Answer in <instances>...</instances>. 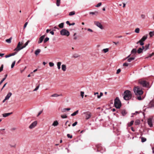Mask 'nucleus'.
Wrapping results in <instances>:
<instances>
[{"label": "nucleus", "mask_w": 154, "mask_h": 154, "mask_svg": "<svg viewBox=\"0 0 154 154\" xmlns=\"http://www.w3.org/2000/svg\"><path fill=\"white\" fill-rule=\"evenodd\" d=\"M132 97V94L130 91L126 90L124 91L123 98L125 100H129Z\"/></svg>", "instance_id": "nucleus-1"}, {"label": "nucleus", "mask_w": 154, "mask_h": 154, "mask_svg": "<svg viewBox=\"0 0 154 154\" xmlns=\"http://www.w3.org/2000/svg\"><path fill=\"white\" fill-rule=\"evenodd\" d=\"M133 90L135 94L137 95H141L143 94V91L138 86L134 87Z\"/></svg>", "instance_id": "nucleus-2"}, {"label": "nucleus", "mask_w": 154, "mask_h": 154, "mask_svg": "<svg viewBox=\"0 0 154 154\" xmlns=\"http://www.w3.org/2000/svg\"><path fill=\"white\" fill-rule=\"evenodd\" d=\"M114 105L117 108H120L121 107V102L119 98L116 97L115 100Z\"/></svg>", "instance_id": "nucleus-3"}, {"label": "nucleus", "mask_w": 154, "mask_h": 154, "mask_svg": "<svg viewBox=\"0 0 154 154\" xmlns=\"http://www.w3.org/2000/svg\"><path fill=\"white\" fill-rule=\"evenodd\" d=\"M23 43L22 42H19L18 43L17 48H15L14 51L18 52L21 50L23 49V47L22 45L23 44Z\"/></svg>", "instance_id": "nucleus-4"}, {"label": "nucleus", "mask_w": 154, "mask_h": 154, "mask_svg": "<svg viewBox=\"0 0 154 154\" xmlns=\"http://www.w3.org/2000/svg\"><path fill=\"white\" fill-rule=\"evenodd\" d=\"M60 33L62 35L68 36L69 35V32L65 29H63L60 32Z\"/></svg>", "instance_id": "nucleus-5"}, {"label": "nucleus", "mask_w": 154, "mask_h": 154, "mask_svg": "<svg viewBox=\"0 0 154 154\" xmlns=\"http://www.w3.org/2000/svg\"><path fill=\"white\" fill-rule=\"evenodd\" d=\"M139 83L142 85L143 87H148L149 84L146 82V81L144 80H141L139 81Z\"/></svg>", "instance_id": "nucleus-6"}, {"label": "nucleus", "mask_w": 154, "mask_h": 154, "mask_svg": "<svg viewBox=\"0 0 154 154\" xmlns=\"http://www.w3.org/2000/svg\"><path fill=\"white\" fill-rule=\"evenodd\" d=\"M96 146L98 151H100L102 153L105 151V149L103 147H102L100 144H98Z\"/></svg>", "instance_id": "nucleus-7"}, {"label": "nucleus", "mask_w": 154, "mask_h": 154, "mask_svg": "<svg viewBox=\"0 0 154 154\" xmlns=\"http://www.w3.org/2000/svg\"><path fill=\"white\" fill-rule=\"evenodd\" d=\"M94 24L98 27L100 29H103V27L101 24L98 21H96L94 22Z\"/></svg>", "instance_id": "nucleus-8"}, {"label": "nucleus", "mask_w": 154, "mask_h": 154, "mask_svg": "<svg viewBox=\"0 0 154 154\" xmlns=\"http://www.w3.org/2000/svg\"><path fill=\"white\" fill-rule=\"evenodd\" d=\"M37 124V121H35L29 125V128L30 129H32L34 128L36 126Z\"/></svg>", "instance_id": "nucleus-9"}, {"label": "nucleus", "mask_w": 154, "mask_h": 154, "mask_svg": "<svg viewBox=\"0 0 154 154\" xmlns=\"http://www.w3.org/2000/svg\"><path fill=\"white\" fill-rule=\"evenodd\" d=\"M85 114V118L86 120L89 119L91 116V113L89 112H86L84 113Z\"/></svg>", "instance_id": "nucleus-10"}, {"label": "nucleus", "mask_w": 154, "mask_h": 154, "mask_svg": "<svg viewBox=\"0 0 154 154\" xmlns=\"http://www.w3.org/2000/svg\"><path fill=\"white\" fill-rule=\"evenodd\" d=\"M147 123L149 126L151 127L153 125L152 122V119L151 118H149L148 119Z\"/></svg>", "instance_id": "nucleus-11"}, {"label": "nucleus", "mask_w": 154, "mask_h": 154, "mask_svg": "<svg viewBox=\"0 0 154 154\" xmlns=\"http://www.w3.org/2000/svg\"><path fill=\"white\" fill-rule=\"evenodd\" d=\"M45 36V35H43L39 38V40L38 42V44H40L42 42Z\"/></svg>", "instance_id": "nucleus-12"}, {"label": "nucleus", "mask_w": 154, "mask_h": 154, "mask_svg": "<svg viewBox=\"0 0 154 154\" xmlns=\"http://www.w3.org/2000/svg\"><path fill=\"white\" fill-rule=\"evenodd\" d=\"M12 113H13L12 112H11L10 113H4L2 114V116L3 117H6L11 115Z\"/></svg>", "instance_id": "nucleus-13"}, {"label": "nucleus", "mask_w": 154, "mask_h": 154, "mask_svg": "<svg viewBox=\"0 0 154 154\" xmlns=\"http://www.w3.org/2000/svg\"><path fill=\"white\" fill-rule=\"evenodd\" d=\"M59 124L57 120L55 121L52 124V125L54 126H57Z\"/></svg>", "instance_id": "nucleus-14"}, {"label": "nucleus", "mask_w": 154, "mask_h": 154, "mask_svg": "<svg viewBox=\"0 0 154 154\" xmlns=\"http://www.w3.org/2000/svg\"><path fill=\"white\" fill-rule=\"evenodd\" d=\"M12 95V93L11 92L9 93L5 97V100H8L10 97Z\"/></svg>", "instance_id": "nucleus-15"}, {"label": "nucleus", "mask_w": 154, "mask_h": 154, "mask_svg": "<svg viewBox=\"0 0 154 154\" xmlns=\"http://www.w3.org/2000/svg\"><path fill=\"white\" fill-rule=\"evenodd\" d=\"M61 69L63 71H65L66 70V66L65 64H63L61 66Z\"/></svg>", "instance_id": "nucleus-16"}, {"label": "nucleus", "mask_w": 154, "mask_h": 154, "mask_svg": "<svg viewBox=\"0 0 154 154\" xmlns=\"http://www.w3.org/2000/svg\"><path fill=\"white\" fill-rule=\"evenodd\" d=\"M41 51L40 49H38L36 50L35 51V54L36 56L38 55Z\"/></svg>", "instance_id": "nucleus-17"}, {"label": "nucleus", "mask_w": 154, "mask_h": 154, "mask_svg": "<svg viewBox=\"0 0 154 154\" xmlns=\"http://www.w3.org/2000/svg\"><path fill=\"white\" fill-rule=\"evenodd\" d=\"M147 35L143 36L140 39L143 41H145L147 38Z\"/></svg>", "instance_id": "nucleus-18"}, {"label": "nucleus", "mask_w": 154, "mask_h": 154, "mask_svg": "<svg viewBox=\"0 0 154 154\" xmlns=\"http://www.w3.org/2000/svg\"><path fill=\"white\" fill-rule=\"evenodd\" d=\"M70 110V108H64L61 109V111L62 112H66V111H69Z\"/></svg>", "instance_id": "nucleus-19"}, {"label": "nucleus", "mask_w": 154, "mask_h": 154, "mask_svg": "<svg viewBox=\"0 0 154 154\" xmlns=\"http://www.w3.org/2000/svg\"><path fill=\"white\" fill-rule=\"evenodd\" d=\"M7 75L6 74L5 76V77L3 78L2 80L0 82V85L2 83V82L5 81V80L6 79L7 77Z\"/></svg>", "instance_id": "nucleus-20"}, {"label": "nucleus", "mask_w": 154, "mask_h": 154, "mask_svg": "<svg viewBox=\"0 0 154 154\" xmlns=\"http://www.w3.org/2000/svg\"><path fill=\"white\" fill-rule=\"evenodd\" d=\"M61 64V62H58L57 63V68L59 69H60V66Z\"/></svg>", "instance_id": "nucleus-21"}, {"label": "nucleus", "mask_w": 154, "mask_h": 154, "mask_svg": "<svg viewBox=\"0 0 154 154\" xmlns=\"http://www.w3.org/2000/svg\"><path fill=\"white\" fill-rule=\"evenodd\" d=\"M12 39V37H11L10 38L7 39L6 40V42L8 43H10L11 42V40Z\"/></svg>", "instance_id": "nucleus-22"}, {"label": "nucleus", "mask_w": 154, "mask_h": 154, "mask_svg": "<svg viewBox=\"0 0 154 154\" xmlns=\"http://www.w3.org/2000/svg\"><path fill=\"white\" fill-rule=\"evenodd\" d=\"M78 112H79L78 110L76 111H75V112H73V113L72 114H71V116H74L76 115L78 113Z\"/></svg>", "instance_id": "nucleus-23"}, {"label": "nucleus", "mask_w": 154, "mask_h": 154, "mask_svg": "<svg viewBox=\"0 0 154 154\" xmlns=\"http://www.w3.org/2000/svg\"><path fill=\"white\" fill-rule=\"evenodd\" d=\"M143 42V41H141V40H140L139 41H138L137 43L138 44V43H139L141 45H143L144 44V43Z\"/></svg>", "instance_id": "nucleus-24"}, {"label": "nucleus", "mask_w": 154, "mask_h": 154, "mask_svg": "<svg viewBox=\"0 0 154 154\" xmlns=\"http://www.w3.org/2000/svg\"><path fill=\"white\" fill-rule=\"evenodd\" d=\"M122 116H125L127 114V112L125 110H123L122 111Z\"/></svg>", "instance_id": "nucleus-25"}, {"label": "nucleus", "mask_w": 154, "mask_h": 154, "mask_svg": "<svg viewBox=\"0 0 154 154\" xmlns=\"http://www.w3.org/2000/svg\"><path fill=\"white\" fill-rule=\"evenodd\" d=\"M75 12L74 11H72L70 12L69 13V15L71 16L75 15Z\"/></svg>", "instance_id": "nucleus-26"}, {"label": "nucleus", "mask_w": 154, "mask_h": 154, "mask_svg": "<svg viewBox=\"0 0 154 154\" xmlns=\"http://www.w3.org/2000/svg\"><path fill=\"white\" fill-rule=\"evenodd\" d=\"M134 122V121H131L130 122L128 123V126L130 127L133 124Z\"/></svg>", "instance_id": "nucleus-27"}, {"label": "nucleus", "mask_w": 154, "mask_h": 154, "mask_svg": "<svg viewBox=\"0 0 154 154\" xmlns=\"http://www.w3.org/2000/svg\"><path fill=\"white\" fill-rule=\"evenodd\" d=\"M63 25H64V23H61L58 26L60 28H63Z\"/></svg>", "instance_id": "nucleus-28"}, {"label": "nucleus", "mask_w": 154, "mask_h": 154, "mask_svg": "<svg viewBox=\"0 0 154 154\" xmlns=\"http://www.w3.org/2000/svg\"><path fill=\"white\" fill-rule=\"evenodd\" d=\"M142 49L140 48L138 49L137 52L138 54H140L142 52Z\"/></svg>", "instance_id": "nucleus-29"}, {"label": "nucleus", "mask_w": 154, "mask_h": 154, "mask_svg": "<svg viewBox=\"0 0 154 154\" xmlns=\"http://www.w3.org/2000/svg\"><path fill=\"white\" fill-rule=\"evenodd\" d=\"M62 96V94L58 95L57 94H54L51 95L52 97H57L59 96Z\"/></svg>", "instance_id": "nucleus-30"}, {"label": "nucleus", "mask_w": 154, "mask_h": 154, "mask_svg": "<svg viewBox=\"0 0 154 154\" xmlns=\"http://www.w3.org/2000/svg\"><path fill=\"white\" fill-rule=\"evenodd\" d=\"M60 0H57L56 5L57 6H59L60 5Z\"/></svg>", "instance_id": "nucleus-31"}, {"label": "nucleus", "mask_w": 154, "mask_h": 154, "mask_svg": "<svg viewBox=\"0 0 154 154\" xmlns=\"http://www.w3.org/2000/svg\"><path fill=\"white\" fill-rule=\"evenodd\" d=\"M137 52V50L135 48L133 49L131 51V54H135Z\"/></svg>", "instance_id": "nucleus-32"}, {"label": "nucleus", "mask_w": 154, "mask_h": 154, "mask_svg": "<svg viewBox=\"0 0 154 154\" xmlns=\"http://www.w3.org/2000/svg\"><path fill=\"white\" fill-rule=\"evenodd\" d=\"M29 41L28 40L23 46V48L26 47L28 45L29 43Z\"/></svg>", "instance_id": "nucleus-33"}, {"label": "nucleus", "mask_w": 154, "mask_h": 154, "mask_svg": "<svg viewBox=\"0 0 154 154\" xmlns=\"http://www.w3.org/2000/svg\"><path fill=\"white\" fill-rule=\"evenodd\" d=\"M149 35L150 37H152L154 35V31L150 32L149 33Z\"/></svg>", "instance_id": "nucleus-34"}, {"label": "nucleus", "mask_w": 154, "mask_h": 154, "mask_svg": "<svg viewBox=\"0 0 154 154\" xmlns=\"http://www.w3.org/2000/svg\"><path fill=\"white\" fill-rule=\"evenodd\" d=\"M134 59L135 58L134 57H131L128 60V62H131L132 60H134Z\"/></svg>", "instance_id": "nucleus-35"}, {"label": "nucleus", "mask_w": 154, "mask_h": 154, "mask_svg": "<svg viewBox=\"0 0 154 154\" xmlns=\"http://www.w3.org/2000/svg\"><path fill=\"white\" fill-rule=\"evenodd\" d=\"M109 49L108 48L104 49L103 50V51L104 53H106L109 51Z\"/></svg>", "instance_id": "nucleus-36"}, {"label": "nucleus", "mask_w": 154, "mask_h": 154, "mask_svg": "<svg viewBox=\"0 0 154 154\" xmlns=\"http://www.w3.org/2000/svg\"><path fill=\"white\" fill-rule=\"evenodd\" d=\"M140 32V29L139 28H137L135 30V32L137 33H139Z\"/></svg>", "instance_id": "nucleus-37"}, {"label": "nucleus", "mask_w": 154, "mask_h": 154, "mask_svg": "<svg viewBox=\"0 0 154 154\" xmlns=\"http://www.w3.org/2000/svg\"><path fill=\"white\" fill-rule=\"evenodd\" d=\"M149 44H148V45H146L145 46V51L147 49H149Z\"/></svg>", "instance_id": "nucleus-38"}, {"label": "nucleus", "mask_w": 154, "mask_h": 154, "mask_svg": "<svg viewBox=\"0 0 154 154\" xmlns=\"http://www.w3.org/2000/svg\"><path fill=\"white\" fill-rule=\"evenodd\" d=\"M140 123V121L139 120H137L135 122V125H139Z\"/></svg>", "instance_id": "nucleus-39"}, {"label": "nucleus", "mask_w": 154, "mask_h": 154, "mask_svg": "<svg viewBox=\"0 0 154 154\" xmlns=\"http://www.w3.org/2000/svg\"><path fill=\"white\" fill-rule=\"evenodd\" d=\"M103 93L102 92H100V95H97V97L98 98H100V97L103 95Z\"/></svg>", "instance_id": "nucleus-40"}, {"label": "nucleus", "mask_w": 154, "mask_h": 154, "mask_svg": "<svg viewBox=\"0 0 154 154\" xmlns=\"http://www.w3.org/2000/svg\"><path fill=\"white\" fill-rule=\"evenodd\" d=\"M49 40V38L48 37H46V38L45 40L44 41V43H45L46 42H47Z\"/></svg>", "instance_id": "nucleus-41"}, {"label": "nucleus", "mask_w": 154, "mask_h": 154, "mask_svg": "<svg viewBox=\"0 0 154 154\" xmlns=\"http://www.w3.org/2000/svg\"><path fill=\"white\" fill-rule=\"evenodd\" d=\"M15 62H16L15 61H14L11 64V68H13V67L14 66L15 63Z\"/></svg>", "instance_id": "nucleus-42"}, {"label": "nucleus", "mask_w": 154, "mask_h": 154, "mask_svg": "<svg viewBox=\"0 0 154 154\" xmlns=\"http://www.w3.org/2000/svg\"><path fill=\"white\" fill-rule=\"evenodd\" d=\"M141 141L142 142H145V141H146V139L143 137H142L141 138Z\"/></svg>", "instance_id": "nucleus-43"}, {"label": "nucleus", "mask_w": 154, "mask_h": 154, "mask_svg": "<svg viewBox=\"0 0 154 154\" xmlns=\"http://www.w3.org/2000/svg\"><path fill=\"white\" fill-rule=\"evenodd\" d=\"M61 117L63 119L66 118H67V116L66 115H62L61 116Z\"/></svg>", "instance_id": "nucleus-44"}, {"label": "nucleus", "mask_w": 154, "mask_h": 154, "mask_svg": "<svg viewBox=\"0 0 154 154\" xmlns=\"http://www.w3.org/2000/svg\"><path fill=\"white\" fill-rule=\"evenodd\" d=\"M49 65L50 67L53 66L54 65V63L52 62H50L49 63Z\"/></svg>", "instance_id": "nucleus-45"}, {"label": "nucleus", "mask_w": 154, "mask_h": 154, "mask_svg": "<svg viewBox=\"0 0 154 154\" xmlns=\"http://www.w3.org/2000/svg\"><path fill=\"white\" fill-rule=\"evenodd\" d=\"M102 5L101 2H99V3L96 5V7H100V6H101Z\"/></svg>", "instance_id": "nucleus-46"}, {"label": "nucleus", "mask_w": 154, "mask_h": 154, "mask_svg": "<svg viewBox=\"0 0 154 154\" xmlns=\"http://www.w3.org/2000/svg\"><path fill=\"white\" fill-rule=\"evenodd\" d=\"M39 87V85L38 86L36 87V88L33 90V91H37Z\"/></svg>", "instance_id": "nucleus-47"}, {"label": "nucleus", "mask_w": 154, "mask_h": 154, "mask_svg": "<svg viewBox=\"0 0 154 154\" xmlns=\"http://www.w3.org/2000/svg\"><path fill=\"white\" fill-rule=\"evenodd\" d=\"M80 93H81V95L82 97V98H83L84 94V92L82 91Z\"/></svg>", "instance_id": "nucleus-48"}, {"label": "nucleus", "mask_w": 154, "mask_h": 154, "mask_svg": "<svg viewBox=\"0 0 154 154\" xmlns=\"http://www.w3.org/2000/svg\"><path fill=\"white\" fill-rule=\"evenodd\" d=\"M3 65L2 64L1 65V67H0V72H2L3 70Z\"/></svg>", "instance_id": "nucleus-49"}, {"label": "nucleus", "mask_w": 154, "mask_h": 154, "mask_svg": "<svg viewBox=\"0 0 154 154\" xmlns=\"http://www.w3.org/2000/svg\"><path fill=\"white\" fill-rule=\"evenodd\" d=\"M123 65L124 66H128V63H123Z\"/></svg>", "instance_id": "nucleus-50"}, {"label": "nucleus", "mask_w": 154, "mask_h": 154, "mask_svg": "<svg viewBox=\"0 0 154 154\" xmlns=\"http://www.w3.org/2000/svg\"><path fill=\"white\" fill-rule=\"evenodd\" d=\"M76 35V33H75L74 34V35H73V36H74V40H76L77 38V36H75V35Z\"/></svg>", "instance_id": "nucleus-51"}, {"label": "nucleus", "mask_w": 154, "mask_h": 154, "mask_svg": "<svg viewBox=\"0 0 154 154\" xmlns=\"http://www.w3.org/2000/svg\"><path fill=\"white\" fill-rule=\"evenodd\" d=\"M17 51H16V52H14V53H12V54H11V56H14V55H15L16 54H17Z\"/></svg>", "instance_id": "nucleus-52"}, {"label": "nucleus", "mask_w": 154, "mask_h": 154, "mask_svg": "<svg viewBox=\"0 0 154 154\" xmlns=\"http://www.w3.org/2000/svg\"><path fill=\"white\" fill-rule=\"evenodd\" d=\"M121 69H118L116 72V74H118L119 73V72H121Z\"/></svg>", "instance_id": "nucleus-53"}, {"label": "nucleus", "mask_w": 154, "mask_h": 154, "mask_svg": "<svg viewBox=\"0 0 154 154\" xmlns=\"http://www.w3.org/2000/svg\"><path fill=\"white\" fill-rule=\"evenodd\" d=\"M77 124V122H75L74 123H73L72 125V126L74 127Z\"/></svg>", "instance_id": "nucleus-54"}, {"label": "nucleus", "mask_w": 154, "mask_h": 154, "mask_svg": "<svg viewBox=\"0 0 154 154\" xmlns=\"http://www.w3.org/2000/svg\"><path fill=\"white\" fill-rule=\"evenodd\" d=\"M67 136L68 137L70 138H71L72 137V136L70 135L69 134H67Z\"/></svg>", "instance_id": "nucleus-55"}, {"label": "nucleus", "mask_w": 154, "mask_h": 154, "mask_svg": "<svg viewBox=\"0 0 154 154\" xmlns=\"http://www.w3.org/2000/svg\"><path fill=\"white\" fill-rule=\"evenodd\" d=\"M141 17L143 19H144L145 18V16L144 14H142L141 15Z\"/></svg>", "instance_id": "nucleus-56"}, {"label": "nucleus", "mask_w": 154, "mask_h": 154, "mask_svg": "<svg viewBox=\"0 0 154 154\" xmlns=\"http://www.w3.org/2000/svg\"><path fill=\"white\" fill-rule=\"evenodd\" d=\"M28 23L27 22H26L25 23L24 26V29H25Z\"/></svg>", "instance_id": "nucleus-57"}, {"label": "nucleus", "mask_w": 154, "mask_h": 154, "mask_svg": "<svg viewBox=\"0 0 154 154\" xmlns=\"http://www.w3.org/2000/svg\"><path fill=\"white\" fill-rule=\"evenodd\" d=\"M11 56V54H10L8 55H6L5 56V57L7 58H8V57H10Z\"/></svg>", "instance_id": "nucleus-58"}, {"label": "nucleus", "mask_w": 154, "mask_h": 154, "mask_svg": "<svg viewBox=\"0 0 154 154\" xmlns=\"http://www.w3.org/2000/svg\"><path fill=\"white\" fill-rule=\"evenodd\" d=\"M42 111H40L38 112V115H37V116H39L42 113Z\"/></svg>", "instance_id": "nucleus-59"}, {"label": "nucleus", "mask_w": 154, "mask_h": 154, "mask_svg": "<svg viewBox=\"0 0 154 154\" xmlns=\"http://www.w3.org/2000/svg\"><path fill=\"white\" fill-rule=\"evenodd\" d=\"M87 30L88 31L90 32H93V31L92 30V29H87Z\"/></svg>", "instance_id": "nucleus-60"}, {"label": "nucleus", "mask_w": 154, "mask_h": 154, "mask_svg": "<svg viewBox=\"0 0 154 154\" xmlns=\"http://www.w3.org/2000/svg\"><path fill=\"white\" fill-rule=\"evenodd\" d=\"M152 56V55H151V54H150L148 57H146V59L148 58L149 57H151Z\"/></svg>", "instance_id": "nucleus-61"}, {"label": "nucleus", "mask_w": 154, "mask_h": 154, "mask_svg": "<svg viewBox=\"0 0 154 154\" xmlns=\"http://www.w3.org/2000/svg\"><path fill=\"white\" fill-rule=\"evenodd\" d=\"M137 99L139 100H142V98L140 96H138L137 97Z\"/></svg>", "instance_id": "nucleus-62"}, {"label": "nucleus", "mask_w": 154, "mask_h": 154, "mask_svg": "<svg viewBox=\"0 0 154 154\" xmlns=\"http://www.w3.org/2000/svg\"><path fill=\"white\" fill-rule=\"evenodd\" d=\"M50 33L52 35H54V32L53 31H50Z\"/></svg>", "instance_id": "nucleus-63"}, {"label": "nucleus", "mask_w": 154, "mask_h": 154, "mask_svg": "<svg viewBox=\"0 0 154 154\" xmlns=\"http://www.w3.org/2000/svg\"><path fill=\"white\" fill-rule=\"evenodd\" d=\"M113 43L115 44L116 45H117L119 43V42H113Z\"/></svg>", "instance_id": "nucleus-64"}]
</instances>
